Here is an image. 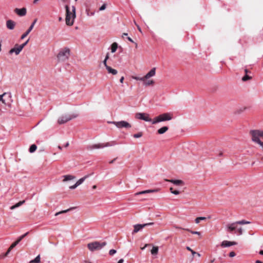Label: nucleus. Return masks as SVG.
I'll return each mask as SVG.
<instances>
[{"label": "nucleus", "instance_id": "obj_1", "mask_svg": "<svg viewBox=\"0 0 263 263\" xmlns=\"http://www.w3.org/2000/svg\"><path fill=\"white\" fill-rule=\"evenodd\" d=\"M238 225L237 221L229 223L226 225L225 230L229 233L234 234L237 236L241 235L243 234V229Z\"/></svg>", "mask_w": 263, "mask_h": 263}, {"label": "nucleus", "instance_id": "obj_2", "mask_svg": "<svg viewBox=\"0 0 263 263\" xmlns=\"http://www.w3.org/2000/svg\"><path fill=\"white\" fill-rule=\"evenodd\" d=\"M66 9V24L68 26H72L74 23V20L76 17V8L74 6L72 7V11L69 10L68 5L65 6Z\"/></svg>", "mask_w": 263, "mask_h": 263}, {"label": "nucleus", "instance_id": "obj_3", "mask_svg": "<svg viewBox=\"0 0 263 263\" xmlns=\"http://www.w3.org/2000/svg\"><path fill=\"white\" fill-rule=\"evenodd\" d=\"M173 119V114L171 112H166L159 115L155 117L152 121L153 124H156L161 122L170 121Z\"/></svg>", "mask_w": 263, "mask_h": 263}, {"label": "nucleus", "instance_id": "obj_4", "mask_svg": "<svg viewBox=\"0 0 263 263\" xmlns=\"http://www.w3.org/2000/svg\"><path fill=\"white\" fill-rule=\"evenodd\" d=\"M116 143L115 141H112L111 142H107L105 143H98L92 145H87L86 149L88 151H91L94 149L102 148L105 147H109L115 145Z\"/></svg>", "mask_w": 263, "mask_h": 263}, {"label": "nucleus", "instance_id": "obj_5", "mask_svg": "<svg viewBox=\"0 0 263 263\" xmlns=\"http://www.w3.org/2000/svg\"><path fill=\"white\" fill-rule=\"evenodd\" d=\"M106 245V242L94 241L91 243H89L87 245V247L90 251L93 252L101 249Z\"/></svg>", "mask_w": 263, "mask_h": 263}, {"label": "nucleus", "instance_id": "obj_6", "mask_svg": "<svg viewBox=\"0 0 263 263\" xmlns=\"http://www.w3.org/2000/svg\"><path fill=\"white\" fill-rule=\"evenodd\" d=\"M0 101L6 106L10 107L13 102L11 93L4 92L3 95H0Z\"/></svg>", "mask_w": 263, "mask_h": 263}, {"label": "nucleus", "instance_id": "obj_7", "mask_svg": "<svg viewBox=\"0 0 263 263\" xmlns=\"http://www.w3.org/2000/svg\"><path fill=\"white\" fill-rule=\"evenodd\" d=\"M70 56V49L68 48H64L62 49L57 56L59 61L64 62L67 60Z\"/></svg>", "mask_w": 263, "mask_h": 263}, {"label": "nucleus", "instance_id": "obj_8", "mask_svg": "<svg viewBox=\"0 0 263 263\" xmlns=\"http://www.w3.org/2000/svg\"><path fill=\"white\" fill-rule=\"evenodd\" d=\"M250 134L252 136V140L253 142L263 139V130H253L250 131Z\"/></svg>", "mask_w": 263, "mask_h": 263}, {"label": "nucleus", "instance_id": "obj_9", "mask_svg": "<svg viewBox=\"0 0 263 263\" xmlns=\"http://www.w3.org/2000/svg\"><path fill=\"white\" fill-rule=\"evenodd\" d=\"M110 123L114 124L117 127L119 128H129L131 127V125L128 122L125 121H121L118 122L112 121L110 122Z\"/></svg>", "mask_w": 263, "mask_h": 263}, {"label": "nucleus", "instance_id": "obj_10", "mask_svg": "<svg viewBox=\"0 0 263 263\" xmlns=\"http://www.w3.org/2000/svg\"><path fill=\"white\" fill-rule=\"evenodd\" d=\"M135 118L137 119L142 120L146 122H149L152 123L153 120L149 117V115L146 113L138 112L136 114Z\"/></svg>", "mask_w": 263, "mask_h": 263}, {"label": "nucleus", "instance_id": "obj_11", "mask_svg": "<svg viewBox=\"0 0 263 263\" xmlns=\"http://www.w3.org/2000/svg\"><path fill=\"white\" fill-rule=\"evenodd\" d=\"M77 117V116H73V115H64L61 117H60L58 120V122L59 124H64L72 119L75 118Z\"/></svg>", "mask_w": 263, "mask_h": 263}, {"label": "nucleus", "instance_id": "obj_12", "mask_svg": "<svg viewBox=\"0 0 263 263\" xmlns=\"http://www.w3.org/2000/svg\"><path fill=\"white\" fill-rule=\"evenodd\" d=\"M154 224L153 222H149L144 224H137L134 226V229L132 232V234L136 233L144 227L148 226H152Z\"/></svg>", "mask_w": 263, "mask_h": 263}, {"label": "nucleus", "instance_id": "obj_13", "mask_svg": "<svg viewBox=\"0 0 263 263\" xmlns=\"http://www.w3.org/2000/svg\"><path fill=\"white\" fill-rule=\"evenodd\" d=\"M37 22V19H35L33 22L32 23V24H31L30 26L29 27V28L28 29V30L26 31L25 33H24L23 34H22V35L21 36V39H25L28 35V34L31 31V30L33 29L34 26V25L35 24V23H36Z\"/></svg>", "mask_w": 263, "mask_h": 263}, {"label": "nucleus", "instance_id": "obj_14", "mask_svg": "<svg viewBox=\"0 0 263 263\" xmlns=\"http://www.w3.org/2000/svg\"><path fill=\"white\" fill-rule=\"evenodd\" d=\"M23 49L17 44L15 45L13 48H12L9 50V53L10 54H12L13 53H15L16 55H18Z\"/></svg>", "mask_w": 263, "mask_h": 263}, {"label": "nucleus", "instance_id": "obj_15", "mask_svg": "<svg viewBox=\"0 0 263 263\" xmlns=\"http://www.w3.org/2000/svg\"><path fill=\"white\" fill-rule=\"evenodd\" d=\"M14 11L20 16H25L27 13V10L25 8H22L21 9L15 8Z\"/></svg>", "mask_w": 263, "mask_h": 263}, {"label": "nucleus", "instance_id": "obj_16", "mask_svg": "<svg viewBox=\"0 0 263 263\" xmlns=\"http://www.w3.org/2000/svg\"><path fill=\"white\" fill-rule=\"evenodd\" d=\"M236 244H237V242H236L235 241H228V240H223L221 242L220 246L222 248H225V247H230L232 246H234V245H236Z\"/></svg>", "mask_w": 263, "mask_h": 263}, {"label": "nucleus", "instance_id": "obj_17", "mask_svg": "<svg viewBox=\"0 0 263 263\" xmlns=\"http://www.w3.org/2000/svg\"><path fill=\"white\" fill-rule=\"evenodd\" d=\"M156 74V68H153L147 74L144 76L145 79H148Z\"/></svg>", "mask_w": 263, "mask_h": 263}, {"label": "nucleus", "instance_id": "obj_18", "mask_svg": "<svg viewBox=\"0 0 263 263\" xmlns=\"http://www.w3.org/2000/svg\"><path fill=\"white\" fill-rule=\"evenodd\" d=\"M143 82V84L144 86L147 87L151 85H153L155 83V82L152 79H145Z\"/></svg>", "mask_w": 263, "mask_h": 263}, {"label": "nucleus", "instance_id": "obj_19", "mask_svg": "<svg viewBox=\"0 0 263 263\" xmlns=\"http://www.w3.org/2000/svg\"><path fill=\"white\" fill-rule=\"evenodd\" d=\"M15 23L13 21L8 20L6 22V26L10 30H12L14 29Z\"/></svg>", "mask_w": 263, "mask_h": 263}, {"label": "nucleus", "instance_id": "obj_20", "mask_svg": "<svg viewBox=\"0 0 263 263\" xmlns=\"http://www.w3.org/2000/svg\"><path fill=\"white\" fill-rule=\"evenodd\" d=\"M166 181L170 182L171 183H173L175 185H183L184 184L183 182L181 180H174V179H171V180H166Z\"/></svg>", "mask_w": 263, "mask_h": 263}, {"label": "nucleus", "instance_id": "obj_21", "mask_svg": "<svg viewBox=\"0 0 263 263\" xmlns=\"http://www.w3.org/2000/svg\"><path fill=\"white\" fill-rule=\"evenodd\" d=\"M157 191V190H145V191H141V192L136 193L135 194V196H138V195H141V194L154 193V192H156Z\"/></svg>", "mask_w": 263, "mask_h": 263}, {"label": "nucleus", "instance_id": "obj_22", "mask_svg": "<svg viewBox=\"0 0 263 263\" xmlns=\"http://www.w3.org/2000/svg\"><path fill=\"white\" fill-rule=\"evenodd\" d=\"M109 73H111L113 75H116L117 74L118 71L117 70L112 68L110 66H107V68H106Z\"/></svg>", "mask_w": 263, "mask_h": 263}, {"label": "nucleus", "instance_id": "obj_23", "mask_svg": "<svg viewBox=\"0 0 263 263\" xmlns=\"http://www.w3.org/2000/svg\"><path fill=\"white\" fill-rule=\"evenodd\" d=\"M168 129V128L167 126H163L162 127H161L160 128H159L158 130H157V133L159 134H163L164 133H165L166 131H167Z\"/></svg>", "mask_w": 263, "mask_h": 263}, {"label": "nucleus", "instance_id": "obj_24", "mask_svg": "<svg viewBox=\"0 0 263 263\" xmlns=\"http://www.w3.org/2000/svg\"><path fill=\"white\" fill-rule=\"evenodd\" d=\"M64 180L63 181H67L69 180H73L76 178V177L74 176L71 175H67L63 176Z\"/></svg>", "mask_w": 263, "mask_h": 263}, {"label": "nucleus", "instance_id": "obj_25", "mask_svg": "<svg viewBox=\"0 0 263 263\" xmlns=\"http://www.w3.org/2000/svg\"><path fill=\"white\" fill-rule=\"evenodd\" d=\"M89 176H90L89 175H87L85 176L84 177L80 178L77 181L76 184L78 185V186L80 185L85 180V179H86L87 178H88Z\"/></svg>", "mask_w": 263, "mask_h": 263}, {"label": "nucleus", "instance_id": "obj_26", "mask_svg": "<svg viewBox=\"0 0 263 263\" xmlns=\"http://www.w3.org/2000/svg\"><path fill=\"white\" fill-rule=\"evenodd\" d=\"M159 248L157 246H153L151 253L153 255H156L158 253Z\"/></svg>", "mask_w": 263, "mask_h": 263}, {"label": "nucleus", "instance_id": "obj_27", "mask_svg": "<svg viewBox=\"0 0 263 263\" xmlns=\"http://www.w3.org/2000/svg\"><path fill=\"white\" fill-rule=\"evenodd\" d=\"M25 200L21 201L18 202V203H17L16 204H15V205L11 206L10 208V209L11 210H14V209L18 208V207L20 206L21 205H22V204H23L25 203Z\"/></svg>", "mask_w": 263, "mask_h": 263}, {"label": "nucleus", "instance_id": "obj_28", "mask_svg": "<svg viewBox=\"0 0 263 263\" xmlns=\"http://www.w3.org/2000/svg\"><path fill=\"white\" fill-rule=\"evenodd\" d=\"M18 243V241H15V242H14L11 246L10 247H9V249L8 250V251H7V252L6 253V255H7L9 252H10V251L11 250V249H12L14 247H15L17 244Z\"/></svg>", "mask_w": 263, "mask_h": 263}, {"label": "nucleus", "instance_id": "obj_29", "mask_svg": "<svg viewBox=\"0 0 263 263\" xmlns=\"http://www.w3.org/2000/svg\"><path fill=\"white\" fill-rule=\"evenodd\" d=\"M40 255H37L34 259L31 260L29 263H40Z\"/></svg>", "mask_w": 263, "mask_h": 263}, {"label": "nucleus", "instance_id": "obj_30", "mask_svg": "<svg viewBox=\"0 0 263 263\" xmlns=\"http://www.w3.org/2000/svg\"><path fill=\"white\" fill-rule=\"evenodd\" d=\"M206 219L205 217H199L195 219V221L196 223H199L201 220H205Z\"/></svg>", "mask_w": 263, "mask_h": 263}, {"label": "nucleus", "instance_id": "obj_31", "mask_svg": "<svg viewBox=\"0 0 263 263\" xmlns=\"http://www.w3.org/2000/svg\"><path fill=\"white\" fill-rule=\"evenodd\" d=\"M238 224L242 225V224H250L251 223L250 221H247L245 220H241L239 221H237Z\"/></svg>", "mask_w": 263, "mask_h": 263}, {"label": "nucleus", "instance_id": "obj_32", "mask_svg": "<svg viewBox=\"0 0 263 263\" xmlns=\"http://www.w3.org/2000/svg\"><path fill=\"white\" fill-rule=\"evenodd\" d=\"M117 47H118L117 44L116 43H114L111 45V52L114 53V52H116V51L117 50Z\"/></svg>", "mask_w": 263, "mask_h": 263}, {"label": "nucleus", "instance_id": "obj_33", "mask_svg": "<svg viewBox=\"0 0 263 263\" xmlns=\"http://www.w3.org/2000/svg\"><path fill=\"white\" fill-rule=\"evenodd\" d=\"M37 146L35 144H32L29 148V152L32 153L36 151Z\"/></svg>", "mask_w": 263, "mask_h": 263}, {"label": "nucleus", "instance_id": "obj_34", "mask_svg": "<svg viewBox=\"0 0 263 263\" xmlns=\"http://www.w3.org/2000/svg\"><path fill=\"white\" fill-rule=\"evenodd\" d=\"M73 208H70V209H68L67 210H63V211H60L59 212H57L55 214V216H57L60 214H63V213H67V212L70 211L71 209H72Z\"/></svg>", "mask_w": 263, "mask_h": 263}, {"label": "nucleus", "instance_id": "obj_35", "mask_svg": "<svg viewBox=\"0 0 263 263\" xmlns=\"http://www.w3.org/2000/svg\"><path fill=\"white\" fill-rule=\"evenodd\" d=\"M132 79L136 80H139L141 81H143L145 80L144 76L143 77H139L137 76H132Z\"/></svg>", "mask_w": 263, "mask_h": 263}, {"label": "nucleus", "instance_id": "obj_36", "mask_svg": "<svg viewBox=\"0 0 263 263\" xmlns=\"http://www.w3.org/2000/svg\"><path fill=\"white\" fill-rule=\"evenodd\" d=\"M184 230H186L188 232H191L192 234H197L198 235H200L201 233L200 232H198V231H192L189 229H184Z\"/></svg>", "mask_w": 263, "mask_h": 263}, {"label": "nucleus", "instance_id": "obj_37", "mask_svg": "<svg viewBox=\"0 0 263 263\" xmlns=\"http://www.w3.org/2000/svg\"><path fill=\"white\" fill-rule=\"evenodd\" d=\"M143 134L142 132H139L138 133L135 134L133 135V137L135 138H139L142 136Z\"/></svg>", "mask_w": 263, "mask_h": 263}, {"label": "nucleus", "instance_id": "obj_38", "mask_svg": "<svg viewBox=\"0 0 263 263\" xmlns=\"http://www.w3.org/2000/svg\"><path fill=\"white\" fill-rule=\"evenodd\" d=\"M251 79V77H250L248 75L246 74L244 77H242V80L243 81H247L248 80H250Z\"/></svg>", "mask_w": 263, "mask_h": 263}, {"label": "nucleus", "instance_id": "obj_39", "mask_svg": "<svg viewBox=\"0 0 263 263\" xmlns=\"http://www.w3.org/2000/svg\"><path fill=\"white\" fill-rule=\"evenodd\" d=\"M186 249L189 250V251H190L191 252V253L193 255H195V254L196 253V252L195 251H194V250H193L190 247H186Z\"/></svg>", "mask_w": 263, "mask_h": 263}, {"label": "nucleus", "instance_id": "obj_40", "mask_svg": "<svg viewBox=\"0 0 263 263\" xmlns=\"http://www.w3.org/2000/svg\"><path fill=\"white\" fill-rule=\"evenodd\" d=\"M116 253V250L114 249H111L109 251V254L110 255H113Z\"/></svg>", "mask_w": 263, "mask_h": 263}, {"label": "nucleus", "instance_id": "obj_41", "mask_svg": "<svg viewBox=\"0 0 263 263\" xmlns=\"http://www.w3.org/2000/svg\"><path fill=\"white\" fill-rule=\"evenodd\" d=\"M106 5L105 4H104L100 8H99V10L100 11H103L104 10H105L106 9Z\"/></svg>", "mask_w": 263, "mask_h": 263}, {"label": "nucleus", "instance_id": "obj_42", "mask_svg": "<svg viewBox=\"0 0 263 263\" xmlns=\"http://www.w3.org/2000/svg\"><path fill=\"white\" fill-rule=\"evenodd\" d=\"M29 41V40H28L26 42H25V43H24L23 44H21L20 45V46L22 48V49H23L24 48V47L27 44L28 42Z\"/></svg>", "mask_w": 263, "mask_h": 263}, {"label": "nucleus", "instance_id": "obj_43", "mask_svg": "<svg viewBox=\"0 0 263 263\" xmlns=\"http://www.w3.org/2000/svg\"><path fill=\"white\" fill-rule=\"evenodd\" d=\"M255 142L258 144L263 148V142H261V140L255 141Z\"/></svg>", "mask_w": 263, "mask_h": 263}, {"label": "nucleus", "instance_id": "obj_44", "mask_svg": "<svg viewBox=\"0 0 263 263\" xmlns=\"http://www.w3.org/2000/svg\"><path fill=\"white\" fill-rule=\"evenodd\" d=\"M236 255V254L234 252L232 251L229 253V256L231 257H233Z\"/></svg>", "mask_w": 263, "mask_h": 263}, {"label": "nucleus", "instance_id": "obj_45", "mask_svg": "<svg viewBox=\"0 0 263 263\" xmlns=\"http://www.w3.org/2000/svg\"><path fill=\"white\" fill-rule=\"evenodd\" d=\"M77 186H78L76 183L74 185L70 186L69 189L71 190H73V189H76Z\"/></svg>", "mask_w": 263, "mask_h": 263}, {"label": "nucleus", "instance_id": "obj_46", "mask_svg": "<svg viewBox=\"0 0 263 263\" xmlns=\"http://www.w3.org/2000/svg\"><path fill=\"white\" fill-rule=\"evenodd\" d=\"M172 193L174 195H177L179 194L180 192L178 190H174V191H172Z\"/></svg>", "mask_w": 263, "mask_h": 263}, {"label": "nucleus", "instance_id": "obj_47", "mask_svg": "<svg viewBox=\"0 0 263 263\" xmlns=\"http://www.w3.org/2000/svg\"><path fill=\"white\" fill-rule=\"evenodd\" d=\"M23 238V236L21 235L17 238L16 241L19 243Z\"/></svg>", "mask_w": 263, "mask_h": 263}, {"label": "nucleus", "instance_id": "obj_48", "mask_svg": "<svg viewBox=\"0 0 263 263\" xmlns=\"http://www.w3.org/2000/svg\"><path fill=\"white\" fill-rule=\"evenodd\" d=\"M134 23H135V25H136V26L137 27V28H138V30H139L141 33H142V30H141V28L140 27V26H139L138 25H137V24H136V22H134Z\"/></svg>", "mask_w": 263, "mask_h": 263}, {"label": "nucleus", "instance_id": "obj_49", "mask_svg": "<svg viewBox=\"0 0 263 263\" xmlns=\"http://www.w3.org/2000/svg\"><path fill=\"white\" fill-rule=\"evenodd\" d=\"M103 64L104 65L105 67H106V68H107V66H108L107 65V60H105L103 61Z\"/></svg>", "mask_w": 263, "mask_h": 263}, {"label": "nucleus", "instance_id": "obj_50", "mask_svg": "<svg viewBox=\"0 0 263 263\" xmlns=\"http://www.w3.org/2000/svg\"><path fill=\"white\" fill-rule=\"evenodd\" d=\"M150 246V245H149V244H145V246H144L143 247L141 248V250H144V249H145V248L146 247H147V246Z\"/></svg>", "mask_w": 263, "mask_h": 263}, {"label": "nucleus", "instance_id": "obj_51", "mask_svg": "<svg viewBox=\"0 0 263 263\" xmlns=\"http://www.w3.org/2000/svg\"><path fill=\"white\" fill-rule=\"evenodd\" d=\"M124 77H122L120 79V82L122 83L123 82V81H124Z\"/></svg>", "mask_w": 263, "mask_h": 263}, {"label": "nucleus", "instance_id": "obj_52", "mask_svg": "<svg viewBox=\"0 0 263 263\" xmlns=\"http://www.w3.org/2000/svg\"><path fill=\"white\" fill-rule=\"evenodd\" d=\"M127 40L132 43H134V41L130 37H128Z\"/></svg>", "mask_w": 263, "mask_h": 263}, {"label": "nucleus", "instance_id": "obj_53", "mask_svg": "<svg viewBox=\"0 0 263 263\" xmlns=\"http://www.w3.org/2000/svg\"><path fill=\"white\" fill-rule=\"evenodd\" d=\"M108 58H109V53H107L106 55V57L105 58V60H107L108 59Z\"/></svg>", "mask_w": 263, "mask_h": 263}, {"label": "nucleus", "instance_id": "obj_54", "mask_svg": "<svg viewBox=\"0 0 263 263\" xmlns=\"http://www.w3.org/2000/svg\"><path fill=\"white\" fill-rule=\"evenodd\" d=\"M123 261H124L123 259H120L118 261V263H123Z\"/></svg>", "mask_w": 263, "mask_h": 263}, {"label": "nucleus", "instance_id": "obj_55", "mask_svg": "<svg viewBox=\"0 0 263 263\" xmlns=\"http://www.w3.org/2000/svg\"><path fill=\"white\" fill-rule=\"evenodd\" d=\"M28 232H27L26 233H25L24 234L22 235V236H23V238H24L25 236H26L28 234Z\"/></svg>", "mask_w": 263, "mask_h": 263}, {"label": "nucleus", "instance_id": "obj_56", "mask_svg": "<svg viewBox=\"0 0 263 263\" xmlns=\"http://www.w3.org/2000/svg\"><path fill=\"white\" fill-rule=\"evenodd\" d=\"M259 253V254L263 255V250H260Z\"/></svg>", "mask_w": 263, "mask_h": 263}, {"label": "nucleus", "instance_id": "obj_57", "mask_svg": "<svg viewBox=\"0 0 263 263\" xmlns=\"http://www.w3.org/2000/svg\"><path fill=\"white\" fill-rule=\"evenodd\" d=\"M256 263H263V262L259 260H257L256 261Z\"/></svg>", "mask_w": 263, "mask_h": 263}, {"label": "nucleus", "instance_id": "obj_58", "mask_svg": "<svg viewBox=\"0 0 263 263\" xmlns=\"http://www.w3.org/2000/svg\"><path fill=\"white\" fill-rule=\"evenodd\" d=\"M68 145H69V143H68V142H67V143H66V144L65 145V147H68Z\"/></svg>", "mask_w": 263, "mask_h": 263}, {"label": "nucleus", "instance_id": "obj_59", "mask_svg": "<svg viewBox=\"0 0 263 263\" xmlns=\"http://www.w3.org/2000/svg\"><path fill=\"white\" fill-rule=\"evenodd\" d=\"M175 228H176V229H183V230H184V229L181 228V227H175Z\"/></svg>", "mask_w": 263, "mask_h": 263}, {"label": "nucleus", "instance_id": "obj_60", "mask_svg": "<svg viewBox=\"0 0 263 263\" xmlns=\"http://www.w3.org/2000/svg\"><path fill=\"white\" fill-rule=\"evenodd\" d=\"M115 160H116V159H114V160H112L110 161L109 162V163H112L115 161Z\"/></svg>", "mask_w": 263, "mask_h": 263}, {"label": "nucleus", "instance_id": "obj_61", "mask_svg": "<svg viewBox=\"0 0 263 263\" xmlns=\"http://www.w3.org/2000/svg\"><path fill=\"white\" fill-rule=\"evenodd\" d=\"M127 35V33H123V34H122V37H123L124 36H126V35Z\"/></svg>", "mask_w": 263, "mask_h": 263}, {"label": "nucleus", "instance_id": "obj_62", "mask_svg": "<svg viewBox=\"0 0 263 263\" xmlns=\"http://www.w3.org/2000/svg\"><path fill=\"white\" fill-rule=\"evenodd\" d=\"M195 255H197L198 257L200 256V254L199 253H197L195 254Z\"/></svg>", "mask_w": 263, "mask_h": 263}, {"label": "nucleus", "instance_id": "obj_63", "mask_svg": "<svg viewBox=\"0 0 263 263\" xmlns=\"http://www.w3.org/2000/svg\"><path fill=\"white\" fill-rule=\"evenodd\" d=\"M62 1L63 2L65 3V2H68L69 0H62Z\"/></svg>", "mask_w": 263, "mask_h": 263}, {"label": "nucleus", "instance_id": "obj_64", "mask_svg": "<svg viewBox=\"0 0 263 263\" xmlns=\"http://www.w3.org/2000/svg\"><path fill=\"white\" fill-rule=\"evenodd\" d=\"M96 187H97L96 185H93V186H92V189H96Z\"/></svg>", "mask_w": 263, "mask_h": 263}]
</instances>
